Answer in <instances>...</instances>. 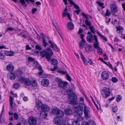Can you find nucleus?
Wrapping results in <instances>:
<instances>
[{"mask_svg": "<svg viewBox=\"0 0 125 125\" xmlns=\"http://www.w3.org/2000/svg\"><path fill=\"white\" fill-rule=\"evenodd\" d=\"M42 42L43 43L42 45L43 46L45 47H46L48 43L47 42L45 38H42Z\"/></svg>", "mask_w": 125, "mask_h": 125, "instance_id": "29", "label": "nucleus"}, {"mask_svg": "<svg viewBox=\"0 0 125 125\" xmlns=\"http://www.w3.org/2000/svg\"><path fill=\"white\" fill-rule=\"evenodd\" d=\"M41 83L43 86L47 87L49 85V81L48 79L44 78L42 80Z\"/></svg>", "mask_w": 125, "mask_h": 125, "instance_id": "10", "label": "nucleus"}, {"mask_svg": "<svg viewBox=\"0 0 125 125\" xmlns=\"http://www.w3.org/2000/svg\"><path fill=\"white\" fill-rule=\"evenodd\" d=\"M67 15L68 18L71 21H72V20L71 18L69 13L67 12V11H64L62 13V16L63 17H65Z\"/></svg>", "mask_w": 125, "mask_h": 125, "instance_id": "19", "label": "nucleus"}, {"mask_svg": "<svg viewBox=\"0 0 125 125\" xmlns=\"http://www.w3.org/2000/svg\"><path fill=\"white\" fill-rule=\"evenodd\" d=\"M85 51L87 52L92 51V49L91 45L89 44H86L85 47Z\"/></svg>", "mask_w": 125, "mask_h": 125, "instance_id": "20", "label": "nucleus"}, {"mask_svg": "<svg viewBox=\"0 0 125 125\" xmlns=\"http://www.w3.org/2000/svg\"><path fill=\"white\" fill-rule=\"evenodd\" d=\"M20 84L17 83H15L13 84V86L14 88L16 89H17L20 88Z\"/></svg>", "mask_w": 125, "mask_h": 125, "instance_id": "34", "label": "nucleus"}, {"mask_svg": "<svg viewBox=\"0 0 125 125\" xmlns=\"http://www.w3.org/2000/svg\"><path fill=\"white\" fill-rule=\"evenodd\" d=\"M90 112V111L88 110L87 108H85L84 109V113L85 117L87 118H90V117L88 115V114Z\"/></svg>", "mask_w": 125, "mask_h": 125, "instance_id": "13", "label": "nucleus"}, {"mask_svg": "<svg viewBox=\"0 0 125 125\" xmlns=\"http://www.w3.org/2000/svg\"><path fill=\"white\" fill-rule=\"evenodd\" d=\"M55 81L58 83V86L60 88L64 89L67 87L68 83L67 82L62 81L60 79L57 78L55 79Z\"/></svg>", "mask_w": 125, "mask_h": 125, "instance_id": "4", "label": "nucleus"}, {"mask_svg": "<svg viewBox=\"0 0 125 125\" xmlns=\"http://www.w3.org/2000/svg\"><path fill=\"white\" fill-rule=\"evenodd\" d=\"M51 63L54 65H56L58 63L57 60L56 59H52L51 60Z\"/></svg>", "mask_w": 125, "mask_h": 125, "instance_id": "26", "label": "nucleus"}, {"mask_svg": "<svg viewBox=\"0 0 125 125\" xmlns=\"http://www.w3.org/2000/svg\"><path fill=\"white\" fill-rule=\"evenodd\" d=\"M66 77L67 80L69 81H71V78L68 74H66Z\"/></svg>", "mask_w": 125, "mask_h": 125, "instance_id": "52", "label": "nucleus"}, {"mask_svg": "<svg viewBox=\"0 0 125 125\" xmlns=\"http://www.w3.org/2000/svg\"><path fill=\"white\" fill-rule=\"evenodd\" d=\"M82 15L86 19L85 20V21L86 25L87 26H89V27L92 26V25L91 22H90L88 20L87 16H89V15L88 14H87V15H86L83 12L82 13Z\"/></svg>", "mask_w": 125, "mask_h": 125, "instance_id": "11", "label": "nucleus"}, {"mask_svg": "<svg viewBox=\"0 0 125 125\" xmlns=\"http://www.w3.org/2000/svg\"><path fill=\"white\" fill-rule=\"evenodd\" d=\"M97 4H98L99 6L101 7L102 8H104V6H103L104 4V3H101L99 1L97 2Z\"/></svg>", "mask_w": 125, "mask_h": 125, "instance_id": "47", "label": "nucleus"}, {"mask_svg": "<svg viewBox=\"0 0 125 125\" xmlns=\"http://www.w3.org/2000/svg\"><path fill=\"white\" fill-rule=\"evenodd\" d=\"M35 48L36 49H38V50H42L40 46L38 45H36L35 46Z\"/></svg>", "mask_w": 125, "mask_h": 125, "instance_id": "56", "label": "nucleus"}, {"mask_svg": "<svg viewBox=\"0 0 125 125\" xmlns=\"http://www.w3.org/2000/svg\"><path fill=\"white\" fill-rule=\"evenodd\" d=\"M122 97L121 95H117L116 97V101L117 102H119L122 99Z\"/></svg>", "mask_w": 125, "mask_h": 125, "instance_id": "32", "label": "nucleus"}, {"mask_svg": "<svg viewBox=\"0 0 125 125\" xmlns=\"http://www.w3.org/2000/svg\"><path fill=\"white\" fill-rule=\"evenodd\" d=\"M97 53L99 54H100L102 52V50L99 47L97 48Z\"/></svg>", "mask_w": 125, "mask_h": 125, "instance_id": "42", "label": "nucleus"}, {"mask_svg": "<svg viewBox=\"0 0 125 125\" xmlns=\"http://www.w3.org/2000/svg\"><path fill=\"white\" fill-rule=\"evenodd\" d=\"M63 125H70L66 120H64L62 123Z\"/></svg>", "mask_w": 125, "mask_h": 125, "instance_id": "44", "label": "nucleus"}, {"mask_svg": "<svg viewBox=\"0 0 125 125\" xmlns=\"http://www.w3.org/2000/svg\"><path fill=\"white\" fill-rule=\"evenodd\" d=\"M101 77L104 80L108 79L109 75L107 72L106 71H103L101 74Z\"/></svg>", "mask_w": 125, "mask_h": 125, "instance_id": "9", "label": "nucleus"}, {"mask_svg": "<svg viewBox=\"0 0 125 125\" xmlns=\"http://www.w3.org/2000/svg\"><path fill=\"white\" fill-rule=\"evenodd\" d=\"M36 104L37 106L39 108H41V106L42 105L41 102V101L38 100L36 101Z\"/></svg>", "mask_w": 125, "mask_h": 125, "instance_id": "28", "label": "nucleus"}, {"mask_svg": "<svg viewBox=\"0 0 125 125\" xmlns=\"http://www.w3.org/2000/svg\"><path fill=\"white\" fill-rule=\"evenodd\" d=\"M72 125H80V124L78 121L75 120L73 122Z\"/></svg>", "mask_w": 125, "mask_h": 125, "instance_id": "39", "label": "nucleus"}, {"mask_svg": "<svg viewBox=\"0 0 125 125\" xmlns=\"http://www.w3.org/2000/svg\"><path fill=\"white\" fill-rule=\"evenodd\" d=\"M73 5H74V7L75 8L79 9V8L78 6L76 5V4H75L73 2V4H72Z\"/></svg>", "mask_w": 125, "mask_h": 125, "instance_id": "60", "label": "nucleus"}, {"mask_svg": "<svg viewBox=\"0 0 125 125\" xmlns=\"http://www.w3.org/2000/svg\"><path fill=\"white\" fill-rule=\"evenodd\" d=\"M80 54L81 57L83 61H85V60H86V58L83 55L82 52H80Z\"/></svg>", "mask_w": 125, "mask_h": 125, "instance_id": "40", "label": "nucleus"}, {"mask_svg": "<svg viewBox=\"0 0 125 125\" xmlns=\"http://www.w3.org/2000/svg\"><path fill=\"white\" fill-rule=\"evenodd\" d=\"M4 53L7 56H11L13 55L14 52L12 51L9 52L6 51H5Z\"/></svg>", "mask_w": 125, "mask_h": 125, "instance_id": "23", "label": "nucleus"}, {"mask_svg": "<svg viewBox=\"0 0 125 125\" xmlns=\"http://www.w3.org/2000/svg\"><path fill=\"white\" fill-rule=\"evenodd\" d=\"M110 8L111 11L112 13H114L117 12V8L115 4H111L110 5Z\"/></svg>", "mask_w": 125, "mask_h": 125, "instance_id": "12", "label": "nucleus"}, {"mask_svg": "<svg viewBox=\"0 0 125 125\" xmlns=\"http://www.w3.org/2000/svg\"><path fill=\"white\" fill-rule=\"evenodd\" d=\"M53 121L55 124L59 125L61 123V120L60 119L57 117L55 118L53 120Z\"/></svg>", "mask_w": 125, "mask_h": 125, "instance_id": "16", "label": "nucleus"}, {"mask_svg": "<svg viewBox=\"0 0 125 125\" xmlns=\"http://www.w3.org/2000/svg\"><path fill=\"white\" fill-rule=\"evenodd\" d=\"M31 84L33 87H35L37 85V83L35 81L33 80L31 82Z\"/></svg>", "mask_w": 125, "mask_h": 125, "instance_id": "41", "label": "nucleus"}, {"mask_svg": "<svg viewBox=\"0 0 125 125\" xmlns=\"http://www.w3.org/2000/svg\"><path fill=\"white\" fill-rule=\"evenodd\" d=\"M77 121H81L83 120V118L81 117V115L78 116V117L77 118Z\"/></svg>", "mask_w": 125, "mask_h": 125, "instance_id": "57", "label": "nucleus"}, {"mask_svg": "<svg viewBox=\"0 0 125 125\" xmlns=\"http://www.w3.org/2000/svg\"><path fill=\"white\" fill-rule=\"evenodd\" d=\"M119 41V40L118 39V38L117 37H115V38L114 41L115 42H117Z\"/></svg>", "mask_w": 125, "mask_h": 125, "instance_id": "63", "label": "nucleus"}, {"mask_svg": "<svg viewBox=\"0 0 125 125\" xmlns=\"http://www.w3.org/2000/svg\"><path fill=\"white\" fill-rule=\"evenodd\" d=\"M81 125H89L88 123L86 121H84L82 122Z\"/></svg>", "mask_w": 125, "mask_h": 125, "instance_id": "51", "label": "nucleus"}, {"mask_svg": "<svg viewBox=\"0 0 125 125\" xmlns=\"http://www.w3.org/2000/svg\"><path fill=\"white\" fill-rule=\"evenodd\" d=\"M94 38L95 41V42L94 44V45L95 48H97L99 47V44L98 43V42L97 40V38L95 35H94Z\"/></svg>", "mask_w": 125, "mask_h": 125, "instance_id": "14", "label": "nucleus"}, {"mask_svg": "<svg viewBox=\"0 0 125 125\" xmlns=\"http://www.w3.org/2000/svg\"><path fill=\"white\" fill-rule=\"evenodd\" d=\"M59 73H61L63 74H65L66 75V74H68L67 72H66L64 71H59Z\"/></svg>", "mask_w": 125, "mask_h": 125, "instance_id": "62", "label": "nucleus"}, {"mask_svg": "<svg viewBox=\"0 0 125 125\" xmlns=\"http://www.w3.org/2000/svg\"><path fill=\"white\" fill-rule=\"evenodd\" d=\"M36 67H37L38 69L40 71H43L42 70V67L41 66H38Z\"/></svg>", "mask_w": 125, "mask_h": 125, "instance_id": "61", "label": "nucleus"}, {"mask_svg": "<svg viewBox=\"0 0 125 125\" xmlns=\"http://www.w3.org/2000/svg\"><path fill=\"white\" fill-rule=\"evenodd\" d=\"M55 28L56 30L58 32V33L59 34L60 36L62 38V36L61 35V34H60V29L59 28H56V27Z\"/></svg>", "mask_w": 125, "mask_h": 125, "instance_id": "54", "label": "nucleus"}, {"mask_svg": "<svg viewBox=\"0 0 125 125\" xmlns=\"http://www.w3.org/2000/svg\"><path fill=\"white\" fill-rule=\"evenodd\" d=\"M88 62L90 63V64L91 65H92L93 64V62L91 60V59H88Z\"/></svg>", "mask_w": 125, "mask_h": 125, "instance_id": "64", "label": "nucleus"}, {"mask_svg": "<svg viewBox=\"0 0 125 125\" xmlns=\"http://www.w3.org/2000/svg\"><path fill=\"white\" fill-rule=\"evenodd\" d=\"M10 108H11L13 109V107L12 106L13 103V100L12 97L11 96H10Z\"/></svg>", "mask_w": 125, "mask_h": 125, "instance_id": "36", "label": "nucleus"}, {"mask_svg": "<svg viewBox=\"0 0 125 125\" xmlns=\"http://www.w3.org/2000/svg\"><path fill=\"white\" fill-rule=\"evenodd\" d=\"M14 67L11 64H9L7 65V70L9 71H13L14 69Z\"/></svg>", "mask_w": 125, "mask_h": 125, "instance_id": "18", "label": "nucleus"}, {"mask_svg": "<svg viewBox=\"0 0 125 125\" xmlns=\"http://www.w3.org/2000/svg\"><path fill=\"white\" fill-rule=\"evenodd\" d=\"M28 60L29 62H33L35 59L34 58H32L31 57H29L28 58Z\"/></svg>", "mask_w": 125, "mask_h": 125, "instance_id": "48", "label": "nucleus"}, {"mask_svg": "<svg viewBox=\"0 0 125 125\" xmlns=\"http://www.w3.org/2000/svg\"><path fill=\"white\" fill-rule=\"evenodd\" d=\"M37 123V120L36 118L32 116L29 118V123L30 125H35Z\"/></svg>", "mask_w": 125, "mask_h": 125, "instance_id": "8", "label": "nucleus"}, {"mask_svg": "<svg viewBox=\"0 0 125 125\" xmlns=\"http://www.w3.org/2000/svg\"><path fill=\"white\" fill-rule=\"evenodd\" d=\"M37 10V9L36 8H34L32 9V14H34L35 12Z\"/></svg>", "mask_w": 125, "mask_h": 125, "instance_id": "53", "label": "nucleus"}, {"mask_svg": "<svg viewBox=\"0 0 125 125\" xmlns=\"http://www.w3.org/2000/svg\"><path fill=\"white\" fill-rule=\"evenodd\" d=\"M20 2L21 3V4L24 7H26L27 5L26 3L25 0H20Z\"/></svg>", "mask_w": 125, "mask_h": 125, "instance_id": "35", "label": "nucleus"}, {"mask_svg": "<svg viewBox=\"0 0 125 125\" xmlns=\"http://www.w3.org/2000/svg\"><path fill=\"white\" fill-rule=\"evenodd\" d=\"M89 125H95V123L92 120L89 121Z\"/></svg>", "mask_w": 125, "mask_h": 125, "instance_id": "49", "label": "nucleus"}, {"mask_svg": "<svg viewBox=\"0 0 125 125\" xmlns=\"http://www.w3.org/2000/svg\"><path fill=\"white\" fill-rule=\"evenodd\" d=\"M111 14V13L110 12V10L108 9H107L105 15L107 16H109Z\"/></svg>", "mask_w": 125, "mask_h": 125, "instance_id": "46", "label": "nucleus"}, {"mask_svg": "<svg viewBox=\"0 0 125 125\" xmlns=\"http://www.w3.org/2000/svg\"><path fill=\"white\" fill-rule=\"evenodd\" d=\"M19 81L21 83H23L27 86H29L31 85L30 81L28 78H25L22 77H21L19 79Z\"/></svg>", "mask_w": 125, "mask_h": 125, "instance_id": "5", "label": "nucleus"}, {"mask_svg": "<svg viewBox=\"0 0 125 125\" xmlns=\"http://www.w3.org/2000/svg\"><path fill=\"white\" fill-rule=\"evenodd\" d=\"M102 97L105 98L108 97L110 94V92L108 88L105 87L101 92Z\"/></svg>", "mask_w": 125, "mask_h": 125, "instance_id": "6", "label": "nucleus"}, {"mask_svg": "<svg viewBox=\"0 0 125 125\" xmlns=\"http://www.w3.org/2000/svg\"><path fill=\"white\" fill-rule=\"evenodd\" d=\"M25 1L27 4H29L30 2L32 3L34 2L35 1L34 0H25Z\"/></svg>", "mask_w": 125, "mask_h": 125, "instance_id": "55", "label": "nucleus"}, {"mask_svg": "<svg viewBox=\"0 0 125 125\" xmlns=\"http://www.w3.org/2000/svg\"><path fill=\"white\" fill-rule=\"evenodd\" d=\"M41 108L42 111L40 112V115L43 118H45L47 117V115L46 112L49 111L50 109V108L48 106L45 104L42 105Z\"/></svg>", "mask_w": 125, "mask_h": 125, "instance_id": "3", "label": "nucleus"}, {"mask_svg": "<svg viewBox=\"0 0 125 125\" xmlns=\"http://www.w3.org/2000/svg\"><path fill=\"white\" fill-rule=\"evenodd\" d=\"M112 109L113 112L115 113L118 110L117 107V106H114L112 108Z\"/></svg>", "mask_w": 125, "mask_h": 125, "instance_id": "43", "label": "nucleus"}, {"mask_svg": "<svg viewBox=\"0 0 125 125\" xmlns=\"http://www.w3.org/2000/svg\"><path fill=\"white\" fill-rule=\"evenodd\" d=\"M4 57V55L3 53L0 52V59H3Z\"/></svg>", "mask_w": 125, "mask_h": 125, "instance_id": "58", "label": "nucleus"}, {"mask_svg": "<svg viewBox=\"0 0 125 125\" xmlns=\"http://www.w3.org/2000/svg\"><path fill=\"white\" fill-rule=\"evenodd\" d=\"M32 65L35 67H36L37 66H38V63L37 61L35 60L32 63Z\"/></svg>", "mask_w": 125, "mask_h": 125, "instance_id": "37", "label": "nucleus"}, {"mask_svg": "<svg viewBox=\"0 0 125 125\" xmlns=\"http://www.w3.org/2000/svg\"><path fill=\"white\" fill-rule=\"evenodd\" d=\"M96 33L98 34V35L100 37L103 39L105 40V41H107V40L106 38L104 37V36L102 35L98 31H96Z\"/></svg>", "mask_w": 125, "mask_h": 125, "instance_id": "25", "label": "nucleus"}, {"mask_svg": "<svg viewBox=\"0 0 125 125\" xmlns=\"http://www.w3.org/2000/svg\"><path fill=\"white\" fill-rule=\"evenodd\" d=\"M40 54L42 57L45 56L48 61H50L51 57L53 55V52L50 48L48 47L45 50L40 52Z\"/></svg>", "mask_w": 125, "mask_h": 125, "instance_id": "2", "label": "nucleus"}, {"mask_svg": "<svg viewBox=\"0 0 125 125\" xmlns=\"http://www.w3.org/2000/svg\"><path fill=\"white\" fill-rule=\"evenodd\" d=\"M66 92L68 95H69L68 98L72 99L70 101V103L71 104L73 105V106L74 107L75 109L79 108L80 110H83V108L84 109H85V108H87L83 103L79 104L76 101V99H77L76 95L75 94L71 92V90L70 89L67 90Z\"/></svg>", "mask_w": 125, "mask_h": 125, "instance_id": "1", "label": "nucleus"}, {"mask_svg": "<svg viewBox=\"0 0 125 125\" xmlns=\"http://www.w3.org/2000/svg\"><path fill=\"white\" fill-rule=\"evenodd\" d=\"M14 118L15 120H17L19 118V115L17 113H15L14 114Z\"/></svg>", "mask_w": 125, "mask_h": 125, "instance_id": "45", "label": "nucleus"}, {"mask_svg": "<svg viewBox=\"0 0 125 125\" xmlns=\"http://www.w3.org/2000/svg\"><path fill=\"white\" fill-rule=\"evenodd\" d=\"M65 114L66 115H70L72 113V110L70 109H67L65 111Z\"/></svg>", "mask_w": 125, "mask_h": 125, "instance_id": "24", "label": "nucleus"}, {"mask_svg": "<svg viewBox=\"0 0 125 125\" xmlns=\"http://www.w3.org/2000/svg\"><path fill=\"white\" fill-rule=\"evenodd\" d=\"M75 113L77 115H81L83 114L82 111L80 109L76 110H75Z\"/></svg>", "mask_w": 125, "mask_h": 125, "instance_id": "27", "label": "nucleus"}, {"mask_svg": "<svg viewBox=\"0 0 125 125\" xmlns=\"http://www.w3.org/2000/svg\"><path fill=\"white\" fill-rule=\"evenodd\" d=\"M59 109L57 108H55L52 109V113L53 114L55 115H56L58 113Z\"/></svg>", "mask_w": 125, "mask_h": 125, "instance_id": "17", "label": "nucleus"}, {"mask_svg": "<svg viewBox=\"0 0 125 125\" xmlns=\"http://www.w3.org/2000/svg\"><path fill=\"white\" fill-rule=\"evenodd\" d=\"M87 34H88L87 37L86 39L87 42L90 43H92L93 42L94 39V36H93L90 31L88 32Z\"/></svg>", "mask_w": 125, "mask_h": 125, "instance_id": "7", "label": "nucleus"}, {"mask_svg": "<svg viewBox=\"0 0 125 125\" xmlns=\"http://www.w3.org/2000/svg\"><path fill=\"white\" fill-rule=\"evenodd\" d=\"M57 68V66H54V67L52 69H51V71H53L56 70Z\"/></svg>", "mask_w": 125, "mask_h": 125, "instance_id": "59", "label": "nucleus"}, {"mask_svg": "<svg viewBox=\"0 0 125 125\" xmlns=\"http://www.w3.org/2000/svg\"><path fill=\"white\" fill-rule=\"evenodd\" d=\"M48 42L49 43L51 44V46H50V47L52 48V49L57 47L56 44H55L54 45H53L51 40H50Z\"/></svg>", "mask_w": 125, "mask_h": 125, "instance_id": "31", "label": "nucleus"}, {"mask_svg": "<svg viewBox=\"0 0 125 125\" xmlns=\"http://www.w3.org/2000/svg\"><path fill=\"white\" fill-rule=\"evenodd\" d=\"M85 45V43L83 42L82 41L80 42L79 43V47L80 49L83 48Z\"/></svg>", "mask_w": 125, "mask_h": 125, "instance_id": "38", "label": "nucleus"}, {"mask_svg": "<svg viewBox=\"0 0 125 125\" xmlns=\"http://www.w3.org/2000/svg\"><path fill=\"white\" fill-rule=\"evenodd\" d=\"M116 28L117 29V31L118 33L121 32L122 31H121L123 29V27L120 26H119L118 27H116Z\"/></svg>", "mask_w": 125, "mask_h": 125, "instance_id": "30", "label": "nucleus"}, {"mask_svg": "<svg viewBox=\"0 0 125 125\" xmlns=\"http://www.w3.org/2000/svg\"><path fill=\"white\" fill-rule=\"evenodd\" d=\"M117 81V79L115 77H112V81L114 83H116Z\"/></svg>", "mask_w": 125, "mask_h": 125, "instance_id": "50", "label": "nucleus"}, {"mask_svg": "<svg viewBox=\"0 0 125 125\" xmlns=\"http://www.w3.org/2000/svg\"><path fill=\"white\" fill-rule=\"evenodd\" d=\"M9 78L11 80H13L15 79L16 76L15 74L13 73H11L8 75Z\"/></svg>", "mask_w": 125, "mask_h": 125, "instance_id": "21", "label": "nucleus"}, {"mask_svg": "<svg viewBox=\"0 0 125 125\" xmlns=\"http://www.w3.org/2000/svg\"><path fill=\"white\" fill-rule=\"evenodd\" d=\"M89 28L90 31L93 34L95 33V30L94 28V27L92 25L89 27Z\"/></svg>", "mask_w": 125, "mask_h": 125, "instance_id": "33", "label": "nucleus"}, {"mask_svg": "<svg viewBox=\"0 0 125 125\" xmlns=\"http://www.w3.org/2000/svg\"><path fill=\"white\" fill-rule=\"evenodd\" d=\"M67 26L69 30H72L74 28V25L71 22H69L68 23Z\"/></svg>", "mask_w": 125, "mask_h": 125, "instance_id": "22", "label": "nucleus"}, {"mask_svg": "<svg viewBox=\"0 0 125 125\" xmlns=\"http://www.w3.org/2000/svg\"><path fill=\"white\" fill-rule=\"evenodd\" d=\"M64 114L63 112L62 111L59 110L56 116H57L58 118H61L62 117L64 116Z\"/></svg>", "mask_w": 125, "mask_h": 125, "instance_id": "15", "label": "nucleus"}]
</instances>
